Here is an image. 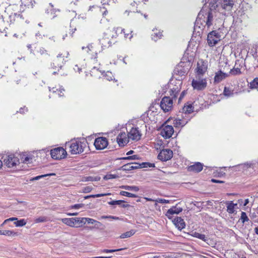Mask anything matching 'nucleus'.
Here are the masks:
<instances>
[{"mask_svg":"<svg viewBox=\"0 0 258 258\" xmlns=\"http://www.w3.org/2000/svg\"><path fill=\"white\" fill-rule=\"evenodd\" d=\"M82 181H92V176H86V177H83L82 178Z\"/></svg>","mask_w":258,"mask_h":258,"instance_id":"nucleus-60","label":"nucleus"},{"mask_svg":"<svg viewBox=\"0 0 258 258\" xmlns=\"http://www.w3.org/2000/svg\"><path fill=\"white\" fill-rule=\"evenodd\" d=\"M182 64L183 62H181L174 70L173 77L175 81H182L187 74V69L184 68Z\"/></svg>","mask_w":258,"mask_h":258,"instance_id":"nucleus-9","label":"nucleus"},{"mask_svg":"<svg viewBox=\"0 0 258 258\" xmlns=\"http://www.w3.org/2000/svg\"><path fill=\"white\" fill-rule=\"evenodd\" d=\"M249 89H257L258 82H231L225 86L223 95L227 97H231L246 90L249 92Z\"/></svg>","mask_w":258,"mask_h":258,"instance_id":"nucleus-1","label":"nucleus"},{"mask_svg":"<svg viewBox=\"0 0 258 258\" xmlns=\"http://www.w3.org/2000/svg\"><path fill=\"white\" fill-rule=\"evenodd\" d=\"M129 140L128 134H126L125 132H120L116 138V141L119 146H124L128 143Z\"/></svg>","mask_w":258,"mask_h":258,"instance_id":"nucleus-19","label":"nucleus"},{"mask_svg":"<svg viewBox=\"0 0 258 258\" xmlns=\"http://www.w3.org/2000/svg\"><path fill=\"white\" fill-rule=\"evenodd\" d=\"M121 168L123 170L131 171L140 168V164L136 162L129 163L123 165Z\"/></svg>","mask_w":258,"mask_h":258,"instance_id":"nucleus-26","label":"nucleus"},{"mask_svg":"<svg viewBox=\"0 0 258 258\" xmlns=\"http://www.w3.org/2000/svg\"><path fill=\"white\" fill-rule=\"evenodd\" d=\"M172 221L178 229L181 230L185 228V222L181 217H176L172 220Z\"/></svg>","mask_w":258,"mask_h":258,"instance_id":"nucleus-24","label":"nucleus"},{"mask_svg":"<svg viewBox=\"0 0 258 258\" xmlns=\"http://www.w3.org/2000/svg\"><path fill=\"white\" fill-rule=\"evenodd\" d=\"M67 151L62 147H58L50 150V155L53 159L60 160L67 156Z\"/></svg>","mask_w":258,"mask_h":258,"instance_id":"nucleus-12","label":"nucleus"},{"mask_svg":"<svg viewBox=\"0 0 258 258\" xmlns=\"http://www.w3.org/2000/svg\"><path fill=\"white\" fill-rule=\"evenodd\" d=\"M208 62L203 59H200L197 62V68L195 69L196 81H206L204 77L207 71ZM192 81H195L193 79Z\"/></svg>","mask_w":258,"mask_h":258,"instance_id":"nucleus-6","label":"nucleus"},{"mask_svg":"<svg viewBox=\"0 0 258 258\" xmlns=\"http://www.w3.org/2000/svg\"><path fill=\"white\" fill-rule=\"evenodd\" d=\"M138 155H133V156H127V157H122V158H119L118 159L119 160H135V159H138Z\"/></svg>","mask_w":258,"mask_h":258,"instance_id":"nucleus-50","label":"nucleus"},{"mask_svg":"<svg viewBox=\"0 0 258 258\" xmlns=\"http://www.w3.org/2000/svg\"><path fill=\"white\" fill-rule=\"evenodd\" d=\"M172 157V151L169 149H165L160 151L158 156V158L162 161H166L171 159Z\"/></svg>","mask_w":258,"mask_h":258,"instance_id":"nucleus-15","label":"nucleus"},{"mask_svg":"<svg viewBox=\"0 0 258 258\" xmlns=\"http://www.w3.org/2000/svg\"><path fill=\"white\" fill-rule=\"evenodd\" d=\"M92 188L91 186H87L83 189V191L85 193L89 192L91 191Z\"/></svg>","mask_w":258,"mask_h":258,"instance_id":"nucleus-63","label":"nucleus"},{"mask_svg":"<svg viewBox=\"0 0 258 258\" xmlns=\"http://www.w3.org/2000/svg\"><path fill=\"white\" fill-rule=\"evenodd\" d=\"M120 195L122 196H125V197H131V198H136L137 197V196L135 194L130 193L129 192L125 191H121L120 192Z\"/></svg>","mask_w":258,"mask_h":258,"instance_id":"nucleus-43","label":"nucleus"},{"mask_svg":"<svg viewBox=\"0 0 258 258\" xmlns=\"http://www.w3.org/2000/svg\"><path fill=\"white\" fill-rule=\"evenodd\" d=\"M194 107L192 105V103L187 102L184 104L181 109V111H180L179 113H181L182 116H184L186 118V117L191 118V116H190L189 114L194 111Z\"/></svg>","mask_w":258,"mask_h":258,"instance_id":"nucleus-16","label":"nucleus"},{"mask_svg":"<svg viewBox=\"0 0 258 258\" xmlns=\"http://www.w3.org/2000/svg\"><path fill=\"white\" fill-rule=\"evenodd\" d=\"M223 18V12L209 11L205 16V25L208 28L212 27L213 29H219L220 26L222 25Z\"/></svg>","mask_w":258,"mask_h":258,"instance_id":"nucleus-3","label":"nucleus"},{"mask_svg":"<svg viewBox=\"0 0 258 258\" xmlns=\"http://www.w3.org/2000/svg\"><path fill=\"white\" fill-rule=\"evenodd\" d=\"M88 142L85 138H80L72 140L70 142L67 143L66 147H68L70 149V152L72 155L80 154L84 152L88 147Z\"/></svg>","mask_w":258,"mask_h":258,"instance_id":"nucleus-4","label":"nucleus"},{"mask_svg":"<svg viewBox=\"0 0 258 258\" xmlns=\"http://www.w3.org/2000/svg\"><path fill=\"white\" fill-rule=\"evenodd\" d=\"M26 222L24 219L17 220L14 222V224L17 227H22L25 225Z\"/></svg>","mask_w":258,"mask_h":258,"instance_id":"nucleus-42","label":"nucleus"},{"mask_svg":"<svg viewBox=\"0 0 258 258\" xmlns=\"http://www.w3.org/2000/svg\"><path fill=\"white\" fill-rule=\"evenodd\" d=\"M122 249H104L102 250L103 252H106V253H111L115 251H117L121 250Z\"/></svg>","mask_w":258,"mask_h":258,"instance_id":"nucleus-58","label":"nucleus"},{"mask_svg":"<svg viewBox=\"0 0 258 258\" xmlns=\"http://www.w3.org/2000/svg\"><path fill=\"white\" fill-rule=\"evenodd\" d=\"M191 85L194 89L202 90L207 86V82H191Z\"/></svg>","mask_w":258,"mask_h":258,"instance_id":"nucleus-27","label":"nucleus"},{"mask_svg":"<svg viewBox=\"0 0 258 258\" xmlns=\"http://www.w3.org/2000/svg\"><path fill=\"white\" fill-rule=\"evenodd\" d=\"M28 109L26 106H24L20 108L19 111H17V112H19L21 114H24L25 112L28 111Z\"/></svg>","mask_w":258,"mask_h":258,"instance_id":"nucleus-57","label":"nucleus"},{"mask_svg":"<svg viewBox=\"0 0 258 258\" xmlns=\"http://www.w3.org/2000/svg\"><path fill=\"white\" fill-rule=\"evenodd\" d=\"M120 188L127 190L133 191L135 192H137L139 190V188L136 186L121 185L120 186Z\"/></svg>","mask_w":258,"mask_h":258,"instance_id":"nucleus-32","label":"nucleus"},{"mask_svg":"<svg viewBox=\"0 0 258 258\" xmlns=\"http://www.w3.org/2000/svg\"><path fill=\"white\" fill-rule=\"evenodd\" d=\"M46 218L45 217H40L38 218H36L35 219V223H40V222H43L46 221Z\"/></svg>","mask_w":258,"mask_h":258,"instance_id":"nucleus-56","label":"nucleus"},{"mask_svg":"<svg viewBox=\"0 0 258 258\" xmlns=\"http://www.w3.org/2000/svg\"><path fill=\"white\" fill-rule=\"evenodd\" d=\"M221 34L216 30H213L208 34V44L211 47L214 46L221 40Z\"/></svg>","mask_w":258,"mask_h":258,"instance_id":"nucleus-10","label":"nucleus"},{"mask_svg":"<svg viewBox=\"0 0 258 258\" xmlns=\"http://www.w3.org/2000/svg\"><path fill=\"white\" fill-rule=\"evenodd\" d=\"M100 42L104 47H109L111 46V42L108 40L107 38H103L101 40Z\"/></svg>","mask_w":258,"mask_h":258,"instance_id":"nucleus-39","label":"nucleus"},{"mask_svg":"<svg viewBox=\"0 0 258 258\" xmlns=\"http://www.w3.org/2000/svg\"><path fill=\"white\" fill-rule=\"evenodd\" d=\"M108 141L105 137H99L95 139L94 146L97 150L105 149L108 145Z\"/></svg>","mask_w":258,"mask_h":258,"instance_id":"nucleus-18","label":"nucleus"},{"mask_svg":"<svg viewBox=\"0 0 258 258\" xmlns=\"http://www.w3.org/2000/svg\"><path fill=\"white\" fill-rule=\"evenodd\" d=\"M191 117H184L182 115H178V117L173 120V124L176 127L184 126L190 120Z\"/></svg>","mask_w":258,"mask_h":258,"instance_id":"nucleus-17","label":"nucleus"},{"mask_svg":"<svg viewBox=\"0 0 258 258\" xmlns=\"http://www.w3.org/2000/svg\"><path fill=\"white\" fill-rule=\"evenodd\" d=\"M2 159L3 160V164L8 168H13L20 164L19 159L14 154L4 155Z\"/></svg>","mask_w":258,"mask_h":258,"instance_id":"nucleus-7","label":"nucleus"},{"mask_svg":"<svg viewBox=\"0 0 258 258\" xmlns=\"http://www.w3.org/2000/svg\"><path fill=\"white\" fill-rule=\"evenodd\" d=\"M110 195V193L92 195L87 196L85 197V199H88L89 198H91V197H92V198H99V197H103V196Z\"/></svg>","mask_w":258,"mask_h":258,"instance_id":"nucleus-46","label":"nucleus"},{"mask_svg":"<svg viewBox=\"0 0 258 258\" xmlns=\"http://www.w3.org/2000/svg\"><path fill=\"white\" fill-rule=\"evenodd\" d=\"M186 93L187 91L186 90H184L181 93L179 97L178 98V103H179L181 101L182 99L184 98Z\"/></svg>","mask_w":258,"mask_h":258,"instance_id":"nucleus-54","label":"nucleus"},{"mask_svg":"<svg viewBox=\"0 0 258 258\" xmlns=\"http://www.w3.org/2000/svg\"><path fill=\"white\" fill-rule=\"evenodd\" d=\"M49 89L50 91H52L53 93H56L58 92V95L59 97H61L63 96V91H64V90L63 88H59V89L56 88L55 87L51 88L49 87Z\"/></svg>","mask_w":258,"mask_h":258,"instance_id":"nucleus-34","label":"nucleus"},{"mask_svg":"<svg viewBox=\"0 0 258 258\" xmlns=\"http://www.w3.org/2000/svg\"><path fill=\"white\" fill-rule=\"evenodd\" d=\"M97 73L98 75H101V76H99V79L105 80L106 81H116L112 73L110 71L106 72H101L95 68H94L91 71V75L92 76Z\"/></svg>","mask_w":258,"mask_h":258,"instance_id":"nucleus-13","label":"nucleus"},{"mask_svg":"<svg viewBox=\"0 0 258 258\" xmlns=\"http://www.w3.org/2000/svg\"><path fill=\"white\" fill-rule=\"evenodd\" d=\"M167 85L169 88H170L169 93L172 98L169 97L165 96L162 99L160 104L161 108L165 112H168L172 109L173 107V99H175L177 97L180 90V85L178 86L176 85L173 86V84L170 82L168 83Z\"/></svg>","mask_w":258,"mask_h":258,"instance_id":"nucleus-2","label":"nucleus"},{"mask_svg":"<svg viewBox=\"0 0 258 258\" xmlns=\"http://www.w3.org/2000/svg\"><path fill=\"white\" fill-rule=\"evenodd\" d=\"M140 168H147V166H145V165H148V167H155V164L154 163H150L148 162H143L142 163H140Z\"/></svg>","mask_w":258,"mask_h":258,"instance_id":"nucleus-49","label":"nucleus"},{"mask_svg":"<svg viewBox=\"0 0 258 258\" xmlns=\"http://www.w3.org/2000/svg\"><path fill=\"white\" fill-rule=\"evenodd\" d=\"M182 211V209L180 207H173L168 209L166 212V216L169 219H172L174 214L177 215Z\"/></svg>","mask_w":258,"mask_h":258,"instance_id":"nucleus-22","label":"nucleus"},{"mask_svg":"<svg viewBox=\"0 0 258 258\" xmlns=\"http://www.w3.org/2000/svg\"><path fill=\"white\" fill-rule=\"evenodd\" d=\"M17 220H18V218L16 217L10 218L9 219L5 220L3 224H5L7 223V222L8 221H16Z\"/></svg>","mask_w":258,"mask_h":258,"instance_id":"nucleus-59","label":"nucleus"},{"mask_svg":"<svg viewBox=\"0 0 258 258\" xmlns=\"http://www.w3.org/2000/svg\"><path fill=\"white\" fill-rule=\"evenodd\" d=\"M227 211L229 214H233L235 210V208L237 206V204H234L233 201H227Z\"/></svg>","mask_w":258,"mask_h":258,"instance_id":"nucleus-29","label":"nucleus"},{"mask_svg":"<svg viewBox=\"0 0 258 258\" xmlns=\"http://www.w3.org/2000/svg\"><path fill=\"white\" fill-rule=\"evenodd\" d=\"M251 163L250 162H246L243 164H239L237 167L239 169H242L243 170H247L248 168L251 167Z\"/></svg>","mask_w":258,"mask_h":258,"instance_id":"nucleus-40","label":"nucleus"},{"mask_svg":"<svg viewBox=\"0 0 258 258\" xmlns=\"http://www.w3.org/2000/svg\"><path fill=\"white\" fill-rule=\"evenodd\" d=\"M253 56L258 61V46L256 47L255 51L253 54Z\"/></svg>","mask_w":258,"mask_h":258,"instance_id":"nucleus-61","label":"nucleus"},{"mask_svg":"<svg viewBox=\"0 0 258 258\" xmlns=\"http://www.w3.org/2000/svg\"><path fill=\"white\" fill-rule=\"evenodd\" d=\"M54 175V173L46 174H44V175H41L37 176H35V177H33V178H32L31 180H39V179H40V178H41L42 177H46V176H51V175Z\"/></svg>","mask_w":258,"mask_h":258,"instance_id":"nucleus-51","label":"nucleus"},{"mask_svg":"<svg viewBox=\"0 0 258 258\" xmlns=\"http://www.w3.org/2000/svg\"><path fill=\"white\" fill-rule=\"evenodd\" d=\"M205 24V16H204L202 12H200L195 23L194 32H197L200 35L202 30L207 26Z\"/></svg>","mask_w":258,"mask_h":258,"instance_id":"nucleus-8","label":"nucleus"},{"mask_svg":"<svg viewBox=\"0 0 258 258\" xmlns=\"http://www.w3.org/2000/svg\"><path fill=\"white\" fill-rule=\"evenodd\" d=\"M83 207V204H75L71 206L72 209H79Z\"/></svg>","mask_w":258,"mask_h":258,"instance_id":"nucleus-62","label":"nucleus"},{"mask_svg":"<svg viewBox=\"0 0 258 258\" xmlns=\"http://www.w3.org/2000/svg\"><path fill=\"white\" fill-rule=\"evenodd\" d=\"M22 161L24 163L29 164L31 163L33 161V157L31 155H27V156L24 155L22 157Z\"/></svg>","mask_w":258,"mask_h":258,"instance_id":"nucleus-35","label":"nucleus"},{"mask_svg":"<svg viewBox=\"0 0 258 258\" xmlns=\"http://www.w3.org/2000/svg\"><path fill=\"white\" fill-rule=\"evenodd\" d=\"M83 225L85 224L86 222L91 224H95V225L97 226L100 224L99 222L90 218H83Z\"/></svg>","mask_w":258,"mask_h":258,"instance_id":"nucleus-31","label":"nucleus"},{"mask_svg":"<svg viewBox=\"0 0 258 258\" xmlns=\"http://www.w3.org/2000/svg\"><path fill=\"white\" fill-rule=\"evenodd\" d=\"M101 219H111L113 220H120V218L118 217L113 216H102L101 217Z\"/></svg>","mask_w":258,"mask_h":258,"instance_id":"nucleus-52","label":"nucleus"},{"mask_svg":"<svg viewBox=\"0 0 258 258\" xmlns=\"http://www.w3.org/2000/svg\"><path fill=\"white\" fill-rule=\"evenodd\" d=\"M139 126H133L128 132V136L130 139L133 141H139L142 136V132L147 131L146 124L142 121V123L138 124Z\"/></svg>","mask_w":258,"mask_h":258,"instance_id":"nucleus-5","label":"nucleus"},{"mask_svg":"<svg viewBox=\"0 0 258 258\" xmlns=\"http://www.w3.org/2000/svg\"><path fill=\"white\" fill-rule=\"evenodd\" d=\"M229 76L228 73H224L221 70L218 71L215 73L214 81H222L225 79Z\"/></svg>","mask_w":258,"mask_h":258,"instance_id":"nucleus-28","label":"nucleus"},{"mask_svg":"<svg viewBox=\"0 0 258 258\" xmlns=\"http://www.w3.org/2000/svg\"><path fill=\"white\" fill-rule=\"evenodd\" d=\"M124 201L123 200H116V201H111L108 202V204L110 205H120L121 207L123 208H126L128 206V205L127 204H123L121 205L122 203H124Z\"/></svg>","mask_w":258,"mask_h":258,"instance_id":"nucleus-30","label":"nucleus"},{"mask_svg":"<svg viewBox=\"0 0 258 258\" xmlns=\"http://www.w3.org/2000/svg\"><path fill=\"white\" fill-rule=\"evenodd\" d=\"M61 221L70 227H79L83 225V218H63Z\"/></svg>","mask_w":258,"mask_h":258,"instance_id":"nucleus-11","label":"nucleus"},{"mask_svg":"<svg viewBox=\"0 0 258 258\" xmlns=\"http://www.w3.org/2000/svg\"><path fill=\"white\" fill-rule=\"evenodd\" d=\"M203 168V165L200 162H196L194 164L189 166L187 167V170L189 171H192L195 172H199L202 170Z\"/></svg>","mask_w":258,"mask_h":258,"instance_id":"nucleus-25","label":"nucleus"},{"mask_svg":"<svg viewBox=\"0 0 258 258\" xmlns=\"http://www.w3.org/2000/svg\"><path fill=\"white\" fill-rule=\"evenodd\" d=\"M240 69L238 68H233L232 69H231L230 72L228 73L229 76L230 75H236L238 74H240Z\"/></svg>","mask_w":258,"mask_h":258,"instance_id":"nucleus-45","label":"nucleus"},{"mask_svg":"<svg viewBox=\"0 0 258 258\" xmlns=\"http://www.w3.org/2000/svg\"><path fill=\"white\" fill-rule=\"evenodd\" d=\"M0 235H4L7 236H15L17 235V233L11 230H0Z\"/></svg>","mask_w":258,"mask_h":258,"instance_id":"nucleus-37","label":"nucleus"},{"mask_svg":"<svg viewBox=\"0 0 258 258\" xmlns=\"http://www.w3.org/2000/svg\"><path fill=\"white\" fill-rule=\"evenodd\" d=\"M38 52L41 55H48V54L47 53V51L46 50H45L44 48L43 47H41V48H40L38 50Z\"/></svg>","mask_w":258,"mask_h":258,"instance_id":"nucleus-55","label":"nucleus"},{"mask_svg":"<svg viewBox=\"0 0 258 258\" xmlns=\"http://www.w3.org/2000/svg\"><path fill=\"white\" fill-rule=\"evenodd\" d=\"M157 203H161V204H168L169 203V201L163 199H157L155 200V206H156L157 205Z\"/></svg>","mask_w":258,"mask_h":258,"instance_id":"nucleus-48","label":"nucleus"},{"mask_svg":"<svg viewBox=\"0 0 258 258\" xmlns=\"http://www.w3.org/2000/svg\"><path fill=\"white\" fill-rule=\"evenodd\" d=\"M174 133L173 127L171 125H167L161 131V135L165 139H169Z\"/></svg>","mask_w":258,"mask_h":258,"instance_id":"nucleus-20","label":"nucleus"},{"mask_svg":"<svg viewBox=\"0 0 258 258\" xmlns=\"http://www.w3.org/2000/svg\"><path fill=\"white\" fill-rule=\"evenodd\" d=\"M119 177L118 175L117 174H107L104 177V179L108 180L111 179H114Z\"/></svg>","mask_w":258,"mask_h":258,"instance_id":"nucleus-47","label":"nucleus"},{"mask_svg":"<svg viewBox=\"0 0 258 258\" xmlns=\"http://www.w3.org/2000/svg\"><path fill=\"white\" fill-rule=\"evenodd\" d=\"M136 231L135 230H131L129 231H127L124 233H122L120 236V238H125L131 237V236L135 234Z\"/></svg>","mask_w":258,"mask_h":258,"instance_id":"nucleus-38","label":"nucleus"},{"mask_svg":"<svg viewBox=\"0 0 258 258\" xmlns=\"http://www.w3.org/2000/svg\"><path fill=\"white\" fill-rule=\"evenodd\" d=\"M155 111V109L154 107H151L150 108V110L148 112V115H151L152 113H153Z\"/></svg>","mask_w":258,"mask_h":258,"instance_id":"nucleus-64","label":"nucleus"},{"mask_svg":"<svg viewBox=\"0 0 258 258\" xmlns=\"http://www.w3.org/2000/svg\"><path fill=\"white\" fill-rule=\"evenodd\" d=\"M82 49L85 52L91 55V58H95V56L97 54V52L92 44H89L87 47L83 46Z\"/></svg>","mask_w":258,"mask_h":258,"instance_id":"nucleus-23","label":"nucleus"},{"mask_svg":"<svg viewBox=\"0 0 258 258\" xmlns=\"http://www.w3.org/2000/svg\"><path fill=\"white\" fill-rule=\"evenodd\" d=\"M194 236L200 239L203 240L204 241H207L208 240V237L204 234H201L199 233L195 232L194 233Z\"/></svg>","mask_w":258,"mask_h":258,"instance_id":"nucleus-41","label":"nucleus"},{"mask_svg":"<svg viewBox=\"0 0 258 258\" xmlns=\"http://www.w3.org/2000/svg\"><path fill=\"white\" fill-rule=\"evenodd\" d=\"M154 33L152 34V39L155 41H157L159 39L161 38L162 34L161 32H155L154 29L153 30Z\"/></svg>","mask_w":258,"mask_h":258,"instance_id":"nucleus-36","label":"nucleus"},{"mask_svg":"<svg viewBox=\"0 0 258 258\" xmlns=\"http://www.w3.org/2000/svg\"><path fill=\"white\" fill-rule=\"evenodd\" d=\"M63 57L61 54H58L53 63L51 64V67L55 69H61L64 62H66Z\"/></svg>","mask_w":258,"mask_h":258,"instance_id":"nucleus-21","label":"nucleus"},{"mask_svg":"<svg viewBox=\"0 0 258 258\" xmlns=\"http://www.w3.org/2000/svg\"><path fill=\"white\" fill-rule=\"evenodd\" d=\"M115 31H116V32L117 31H120L121 33H123L124 34V37L125 38H127V37L129 35V34L125 33L124 29H122L121 28H119V27L117 28Z\"/></svg>","mask_w":258,"mask_h":258,"instance_id":"nucleus-53","label":"nucleus"},{"mask_svg":"<svg viewBox=\"0 0 258 258\" xmlns=\"http://www.w3.org/2000/svg\"><path fill=\"white\" fill-rule=\"evenodd\" d=\"M234 4V0H222L221 3V12H223V16L230 14L232 8Z\"/></svg>","mask_w":258,"mask_h":258,"instance_id":"nucleus-14","label":"nucleus"},{"mask_svg":"<svg viewBox=\"0 0 258 258\" xmlns=\"http://www.w3.org/2000/svg\"><path fill=\"white\" fill-rule=\"evenodd\" d=\"M210 1L209 3V7L210 10L209 11H217L216 9L218 7V5L217 4V0H209Z\"/></svg>","mask_w":258,"mask_h":258,"instance_id":"nucleus-33","label":"nucleus"},{"mask_svg":"<svg viewBox=\"0 0 258 258\" xmlns=\"http://www.w3.org/2000/svg\"><path fill=\"white\" fill-rule=\"evenodd\" d=\"M243 224L249 221V218H248L246 214L244 212H242L241 213V216L240 219Z\"/></svg>","mask_w":258,"mask_h":258,"instance_id":"nucleus-44","label":"nucleus"}]
</instances>
